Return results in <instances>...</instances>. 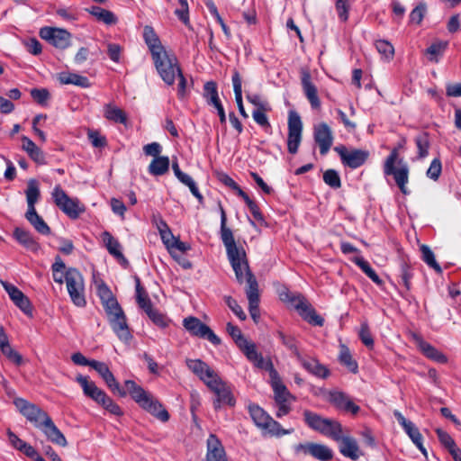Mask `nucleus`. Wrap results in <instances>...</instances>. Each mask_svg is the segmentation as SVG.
<instances>
[{
  "label": "nucleus",
  "mask_w": 461,
  "mask_h": 461,
  "mask_svg": "<svg viewBox=\"0 0 461 461\" xmlns=\"http://www.w3.org/2000/svg\"><path fill=\"white\" fill-rule=\"evenodd\" d=\"M221 233V240L226 248L228 259L233 268L237 281L240 284L246 281L247 287L249 286L250 281L256 279V277L249 269L244 249L237 246L233 232Z\"/></svg>",
  "instance_id": "f257e3e1"
},
{
  "label": "nucleus",
  "mask_w": 461,
  "mask_h": 461,
  "mask_svg": "<svg viewBox=\"0 0 461 461\" xmlns=\"http://www.w3.org/2000/svg\"><path fill=\"white\" fill-rule=\"evenodd\" d=\"M258 368L264 369L269 373L271 386L275 394V402L276 407V416L282 418L287 415L291 411L292 395L286 386L282 383L278 372L275 369L270 359H267L263 365Z\"/></svg>",
  "instance_id": "f03ea898"
},
{
  "label": "nucleus",
  "mask_w": 461,
  "mask_h": 461,
  "mask_svg": "<svg viewBox=\"0 0 461 461\" xmlns=\"http://www.w3.org/2000/svg\"><path fill=\"white\" fill-rule=\"evenodd\" d=\"M250 417L255 425L262 430L264 435L272 437H282L284 435L291 434L294 429H283L279 422L275 420L268 415L261 407L257 404L249 406Z\"/></svg>",
  "instance_id": "7ed1b4c3"
},
{
  "label": "nucleus",
  "mask_w": 461,
  "mask_h": 461,
  "mask_svg": "<svg viewBox=\"0 0 461 461\" xmlns=\"http://www.w3.org/2000/svg\"><path fill=\"white\" fill-rule=\"evenodd\" d=\"M280 299L283 302L289 303L294 309H296L302 318L310 324L321 327L324 323V319L317 314L316 311L308 303L305 297L297 293H291L288 290L280 294Z\"/></svg>",
  "instance_id": "20e7f679"
},
{
  "label": "nucleus",
  "mask_w": 461,
  "mask_h": 461,
  "mask_svg": "<svg viewBox=\"0 0 461 461\" xmlns=\"http://www.w3.org/2000/svg\"><path fill=\"white\" fill-rule=\"evenodd\" d=\"M402 146L403 144L400 143L398 147L391 150L384 163V174L385 176H393L401 192L403 194H408L409 191L406 185L409 182V167L406 163L402 164V159L399 161V164H401L400 167L396 168L394 166L399 157V149L402 148Z\"/></svg>",
  "instance_id": "39448f33"
},
{
  "label": "nucleus",
  "mask_w": 461,
  "mask_h": 461,
  "mask_svg": "<svg viewBox=\"0 0 461 461\" xmlns=\"http://www.w3.org/2000/svg\"><path fill=\"white\" fill-rule=\"evenodd\" d=\"M155 55L152 59L159 77L165 84L172 86L176 81V75L182 70L177 58L167 50L155 53Z\"/></svg>",
  "instance_id": "423d86ee"
},
{
  "label": "nucleus",
  "mask_w": 461,
  "mask_h": 461,
  "mask_svg": "<svg viewBox=\"0 0 461 461\" xmlns=\"http://www.w3.org/2000/svg\"><path fill=\"white\" fill-rule=\"evenodd\" d=\"M303 415L305 424L312 430L330 438H339L341 424L338 420L324 418L309 410H304Z\"/></svg>",
  "instance_id": "0eeeda50"
},
{
  "label": "nucleus",
  "mask_w": 461,
  "mask_h": 461,
  "mask_svg": "<svg viewBox=\"0 0 461 461\" xmlns=\"http://www.w3.org/2000/svg\"><path fill=\"white\" fill-rule=\"evenodd\" d=\"M226 330L228 334L232 338L235 344L246 356L248 360L252 362L255 366L258 367L267 361L261 353L257 350V346L254 342L249 341L242 334L239 327L228 322L226 325Z\"/></svg>",
  "instance_id": "6e6552de"
},
{
  "label": "nucleus",
  "mask_w": 461,
  "mask_h": 461,
  "mask_svg": "<svg viewBox=\"0 0 461 461\" xmlns=\"http://www.w3.org/2000/svg\"><path fill=\"white\" fill-rule=\"evenodd\" d=\"M51 196L57 207L70 219H77L86 210L78 198L69 197L59 185H55Z\"/></svg>",
  "instance_id": "1a4fd4ad"
},
{
  "label": "nucleus",
  "mask_w": 461,
  "mask_h": 461,
  "mask_svg": "<svg viewBox=\"0 0 461 461\" xmlns=\"http://www.w3.org/2000/svg\"><path fill=\"white\" fill-rule=\"evenodd\" d=\"M65 282L72 303L77 307H85L86 300L84 278L81 273L76 268H68L65 272Z\"/></svg>",
  "instance_id": "9d476101"
},
{
  "label": "nucleus",
  "mask_w": 461,
  "mask_h": 461,
  "mask_svg": "<svg viewBox=\"0 0 461 461\" xmlns=\"http://www.w3.org/2000/svg\"><path fill=\"white\" fill-rule=\"evenodd\" d=\"M303 132V122L299 113L294 110L288 113L287 149L291 154L298 151Z\"/></svg>",
  "instance_id": "9b49d317"
},
{
  "label": "nucleus",
  "mask_w": 461,
  "mask_h": 461,
  "mask_svg": "<svg viewBox=\"0 0 461 461\" xmlns=\"http://www.w3.org/2000/svg\"><path fill=\"white\" fill-rule=\"evenodd\" d=\"M183 326L193 336L208 339L212 344L218 346L221 339L196 317H187L183 321Z\"/></svg>",
  "instance_id": "f8f14e48"
},
{
  "label": "nucleus",
  "mask_w": 461,
  "mask_h": 461,
  "mask_svg": "<svg viewBox=\"0 0 461 461\" xmlns=\"http://www.w3.org/2000/svg\"><path fill=\"white\" fill-rule=\"evenodd\" d=\"M39 35L58 49L65 50L70 45L71 33L66 29L45 26L40 29Z\"/></svg>",
  "instance_id": "ddd939ff"
},
{
  "label": "nucleus",
  "mask_w": 461,
  "mask_h": 461,
  "mask_svg": "<svg viewBox=\"0 0 461 461\" xmlns=\"http://www.w3.org/2000/svg\"><path fill=\"white\" fill-rule=\"evenodd\" d=\"M339 154L342 164L352 169H356L364 165L369 157L367 150L353 149L348 150L345 146L340 145L334 148Z\"/></svg>",
  "instance_id": "4468645a"
},
{
  "label": "nucleus",
  "mask_w": 461,
  "mask_h": 461,
  "mask_svg": "<svg viewBox=\"0 0 461 461\" xmlns=\"http://www.w3.org/2000/svg\"><path fill=\"white\" fill-rule=\"evenodd\" d=\"M19 411L32 423L36 428H39L48 417V413L41 410L39 406L32 403L23 398H17L14 402Z\"/></svg>",
  "instance_id": "2eb2a0df"
},
{
  "label": "nucleus",
  "mask_w": 461,
  "mask_h": 461,
  "mask_svg": "<svg viewBox=\"0 0 461 461\" xmlns=\"http://www.w3.org/2000/svg\"><path fill=\"white\" fill-rule=\"evenodd\" d=\"M5 291L8 294L13 303L27 316L32 317V306L29 298L14 285L7 281L0 280Z\"/></svg>",
  "instance_id": "dca6fc26"
},
{
  "label": "nucleus",
  "mask_w": 461,
  "mask_h": 461,
  "mask_svg": "<svg viewBox=\"0 0 461 461\" xmlns=\"http://www.w3.org/2000/svg\"><path fill=\"white\" fill-rule=\"evenodd\" d=\"M211 391L214 393L215 397L212 402V406L215 411L220 410L223 406L234 407L236 399L232 393L230 384L221 380Z\"/></svg>",
  "instance_id": "f3484780"
},
{
  "label": "nucleus",
  "mask_w": 461,
  "mask_h": 461,
  "mask_svg": "<svg viewBox=\"0 0 461 461\" xmlns=\"http://www.w3.org/2000/svg\"><path fill=\"white\" fill-rule=\"evenodd\" d=\"M313 140L320 149L321 155H327L334 140L330 127L326 122L315 124L313 126Z\"/></svg>",
  "instance_id": "a211bd4d"
},
{
  "label": "nucleus",
  "mask_w": 461,
  "mask_h": 461,
  "mask_svg": "<svg viewBox=\"0 0 461 461\" xmlns=\"http://www.w3.org/2000/svg\"><path fill=\"white\" fill-rule=\"evenodd\" d=\"M342 425L339 432V438H332L339 442V449L342 456L350 458L351 460H357L364 454L361 451L357 439L351 436H344L342 433Z\"/></svg>",
  "instance_id": "6ab92c4d"
},
{
  "label": "nucleus",
  "mask_w": 461,
  "mask_h": 461,
  "mask_svg": "<svg viewBox=\"0 0 461 461\" xmlns=\"http://www.w3.org/2000/svg\"><path fill=\"white\" fill-rule=\"evenodd\" d=\"M328 402L337 410L356 415L360 407L354 403L350 397L344 392L333 390L329 392Z\"/></svg>",
  "instance_id": "aec40b11"
},
{
  "label": "nucleus",
  "mask_w": 461,
  "mask_h": 461,
  "mask_svg": "<svg viewBox=\"0 0 461 461\" xmlns=\"http://www.w3.org/2000/svg\"><path fill=\"white\" fill-rule=\"evenodd\" d=\"M108 322L118 339L123 342H129L132 339L127 319L123 311L107 317Z\"/></svg>",
  "instance_id": "412c9836"
},
{
  "label": "nucleus",
  "mask_w": 461,
  "mask_h": 461,
  "mask_svg": "<svg viewBox=\"0 0 461 461\" xmlns=\"http://www.w3.org/2000/svg\"><path fill=\"white\" fill-rule=\"evenodd\" d=\"M138 404L162 422H167L170 418L168 411L163 407L162 403L149 393Z\"/></svg>",
  "instance_id": "4be33fe9"
},
{
  "label": "nucleus",
  "mask_w": 461,
  "mask_h": 461,
  "mask_svg": "<svg viewBox=\"0 0 461 461\" xmlns=\"http://www.w3.org/2000/svg\"><path fill=\"white\" fill-rule=\"evenodd\" d=\"M92 368L99 374L113 393H118L121 397L126 396V392L124 389L121 388L113 374L110 371L105 363L93 359Z\"/></svg>",
  "instance_id": "5701e85b"
},
{
  "label": "nucleus",
  "mask_w": 461,
  "mask_h": 461,
  "mask_svg": "<svg viewBox=\"0 0 461 461\" xmlns=\"http://www.w3.org/2000/svg\"><path fill=\"white\" fill-rule=\"evenodd\" d=\"M158 235L173 258L191 249V245L188 242L181 241L179 236H175L174 232H158Z\"/></svg>",
  "instance_id": "b1692460"
},
{
  "label": "nucleus",
  "mask_w": 461,
  "mask_h": 461,
  "mask_svg": "<svg viewBox=\"0 0 461 461\" xmlns=\"http://www.w3.org/2000/svg\"><path fill=\"white\" fill-rule=\"evenodd\" d=\"M102 242L109 254L113 256L122 267L124 268L129 267V260L122 253V246L119 240L111 234V232H103Z\"/></svg>",
  "instance_id": "393cba45"
},
{
  "label": "nucleus",
  "mask_w": 461,
  "mask_h": 461,
  "mask_svg": "<svg viewBox=\"0 0 461 461\" xmlns=\"http://www.w3.org/2000/svg\"><path fill=\"white\" fill-rule=\"evenodd\" d=\"M393 416L397 420L398 423L402 427L407 435L411 438L416 447L426 455V449L422 444V436L420 433L415 424L405 419V417L397 410L393 411Z\"/></svg>",
  "instance_id": "a878e982"
},
{
  "label": "nucleus",
  "mask_w": 461,
  "mask_h": 461,
  "mask_svg": "<svg viewBox=\"0 0 461 461\" xmlns=\"http://www.w3.org/2000/svg\"><path fill=\"white\" fill-rule=\"evenodd\" d=\"M301 83L303 93L308 99L312 109L321 107V101L318 96L317 87L312 82V77L308 70L303 69L301 72Z\"/></svg>",
  "instance_id": "bb28decb"
},
{
  "label": "nucleus",
  "mask_w": 461,
  "mask_h": 461,
  "mask_svg": "<svg viewBox=\"0 0 461 461\" xmlns=\"http://www.w3.org/2000/svg\"><path fill=\"white\" fill-rule=\"evenodd\" d=\"M76 381L81 385L84 394L99 404H101L107 396L105 392L98 388L87 376L78 375L76 377Z\"/></svg>",
  "instance_id": "cd10ccee"
},
{
  "label": "nucleus",
  "mask_w": 461,
  "mask_h": 461,
  "mask_svg": "<svg viewBox=\"0 0 461 461\" xmlns=\"http://www.w3.org/2000/svg\"><path fill=\"white\" fill-rule=\"evenodd\" d=\"M246 294L249 301V312L254 321L258 323L260 319L259 313V293L257 279L250 281V285L246 287Z\"/></svg>",
  "instance_id": "c85d7f7f"
},
{
  "label": "nucleus",
  "mask_w": 461,
  "mask_h": 461,
  "mask_svg": "<svg viewBox=\"0 0 461 461\" xmlns=\"http://www.w3.org/2000/svg\"><path fill=\"white\" fill-rule=\"evenodd\" d=\"M39 429H41L47 438L52 443L61 447L67 446L68 442L65 436L54 424L50 416L46 417L45 420L41 422V425L39 427Z\"/></svg>",
  "instance_id": "c756f323"
},
{
  "label": "nucleus",
  "mask_w": 461,
  "mask_h": 461,
  "mask_svg": "<svg viewBox=\"0 0 461 461\" xmlns=\"http://www.w3.org/2000/svg\"><path fill=\"white\" fill-rule=\"evenodd\" d=\"M206 461H228L221 441L213 434H210L207 439Z\"/></svg>",
  "instance_id": "7c9ffc66"
},
{
  "label": "nucleus",
  "mask_w": 461,
  "mask_h": 461,
  "mask_svg": "<svg viewBox=\"0 0 461 461\" xmlns=\"http://www.w3.org/2000/svg\"><path fill=\"white\" fill-rule=\"evenodd\" d=\"M297 361L307 372L316 377L327 378L330 375L329 369L315 358H305L302 355H298Z\"/></svg>",
  "instance_id": "2f4dec72"
},
{
  "label": "nucleus",
  "mask_w": 461,
  "mask_h": 461,
  "mask_svg": "<svg viewBox=\"0 0 461 461\" xmlns=\"http://www.w3.org/2000/svg\"><path fill=\"white\" fill-rule=\"evenodd\" d=\"M143 38L145 43L149 47L151 56H156L155 53H160L164 50V47L161 45L160 40L155 32L152 26L146 25L143 28Z\"/></svg>",
  "instance_id": "473e14b6"
},
{
  "label": "nucleus",
  "mask_w": 461,
  "mask_h": 461,
  "mask_svg": "<svg viewBox=\"0 0 461 461\" xmlns=\"http://www.w3.org/2000/svg\"><path fill=\"white\" fill-rule=\"evenodd\" d=\"M23 149L27 152L29 157L38 164H45L46 158L43 151L28 137L23 136Z\"/></svg>",
  "instance_id": "72a5a7b5"
},
{
  "label": "nucleus",
  "mask_w": 461,
  "mask_h": 461,
  "mask_svg": "<svg viewBox=\"0 0 461 461\" xmlns=\"http://www.w3.org/2000/svg\"><path fill=\"white\" fill-rule=\"evenodd\" d=\"M417 343L420 350L428 358L434 360L438 363H446L447 357L444 354H442L439 350L434 348L432 345L423 340L420 338H417Z\"/></svg>",
  "instance_id": "f704fd0d"
},
{
  "label": "nucleus",
  "mask_w": 461,
  "mask_h": 461,
  "mask_svg": "<svg viewBox=\"0 0 461 461\" xmlns=\"http://www.w3.org/2000/svg\"><path fill=\"white\" fill-rule=\"evenodd\" d=\"M436 433L441 445L448 450L455 461H461V456L458 453L459 450L452 437L439 428L436 429Z\"/></svg>",
  "instance_id": "c9c22d12"
},
{
  "label": "nucleus",
  "mask_w": 461,
  "mask_h": 461,
  "mask_svg": "<svg viewBox=\"0 0 461 461\" xmlns=\"http://www.w3.org/2000/svg\"><path fill=\"white\" fill-rule=\"evenodd\" d=\"M59 80L63 85H74L82 88L90 87L91 84L86 77L69 72H63L59 75Z\"/></svg>",
  "instance_id": "e433bc0d"
},
{
  "label": "nucleus",
  "mask_w": 461,
  "mask_h": 461,
  "mask_svg": "<svg viewBox=\"0 0 461 461\" xmlns=\"http://www.w3.org/2000/svg\"><path fill=\"white\" fill-rule=\"evenodd\" d=\"M170 160L167 156L155 158L148 167V172L154 176L165 175L169 170Z\"/></svg>",
  "instance_id": "4c0bfd02"
},
{
  "label": "nucleus",
  "mask_w": 461,
  "mask_h": 461,
  "mask_svg": "<svg viewBox=\"0 0 461 461\" xmlns=\"http://www.w3.org/2000/svg\"><path fill=\"white\" fill-rule=\"evenodd\" d=\"M86 11L95 16L98 22H102L106 25L115 24L118 21L113 12L97 5H93L90 8H87Z\"/></svg>",
  "instance_id": "58836bf2"
},
{
  "label": "nucleus",
  "mask_w": 461,
  "mask_h": 461,
  "mask_svg": "<svg viewBox=\"0 0 461 461\" xmlns=\"http://www.w3.org/2000/svg\"><path fill=\"white\" fill-rule=\"evenodd\" d=\"M231 80L235 95V101L237 103L239 112L244 118H248V113L245 111L242 101V81L240 75L237 70H234Z\"/></svg>",
  "instance_id": "ea45409f"
},
{
  "label": "nucleus",
  "mask_w": 461,
  "mask_h": 461,
  "mask_svg": "<svg viewBox=\"0 0 461 461\" xmlns=\"http://www.w3.org/2000/svg\"><path fill=\"white\" fill-rule=\"evenodd\" d=\"M414 142L417 147V159L421 160L429 156V149L430 147L429 135L428 132H420L414 138Z\"/></svg>",
  "instance_id": "a19ab883"
},
{
  "label": "nucleus",
  "mask_w": 461,
  "mask_h": 461,
  "mask_svg": "<svg viewBox=\"0 0 461 461\" xmlns=\"http://www.w3.org/2000/svg\"><path fill=\"white\" fill-rule=\"evenodd\" d=\"M14 240L21 244L24 249L35 252L39 249L36 240L31 235V232H9Z\"/></svg>",
  "instance_id": "79ce46f5"
},
{
  "label": "nucleus",
  "mask_w": 461,
  "mask_h": 461,
  "mask_svg": "<svg viewBox=\"0 0 461 461\" xmlns=\"http://www.w3.org/2000/svg\"><path fill=\"white\" fill-rule=\"evenodd\" d=\"M104 115L107 120L116 123L126 124L127 122L126 113L122 109L113 105L112 104L104 105Z\"/></svg>",
  "instance_id": "37998d69"
},
{
  "label": "nucleus",
  "mask_w": 461,
  "mask_h": 461,
  "mask_svg": "<svg viewBox=\"0 0 461 461\" xmlns=\"http://www.w3.org/2000/svg\"><path fill=\"white\" fill-rule=\"evenodd\" d=\"M185 365L188 367V369L194 375H195L200 380L203 379V376L211 367L207 363L199 358H186Z\"/></svg>",
  "instance_id": "c03bdc74"
},
{
  "label": "nucleus",
  "mask_w": 461,
  "mask_h": 461,
  "mask_svg": "<svg viewBox=\"0 0 461 461\" xmlns=\"http://www.w3.org/2000/svg\"><path fill=\"white\" fill-rule=\"evenodd\" d=\"M25 194L28 208H34L41 195L37 180L30 179L28 181Z\"/></svg>",
  "instance_id": "a18cd8bd"
},
{
  "label": "nucleus",
  "mask_w": 461,
  "mask_h": 461,
  "mask_svg": "<svg viewBox=\"0 0 461 461\" xmlns=\"http://www.w3.org/2000/svg\"><path fill=\"white\" fill-rule=\"evenodd\" d=\"M352 261L359 267V268L377 285H383V280L379 277V276L375 273V271L371 267L369 263L361 257H357L352 259Z\"/></svg>",
  "instance_id": "49530a36"
},
{
  "label": "nucleus",
  "mask_w": 461,
  "mask_h": 461,
  "mask_svg": "<svg viewBox=\"0 0 461 461\" xmlns=\"http://www.w3.org/2000/svg\"><path fill=\"white\" fill-rule=\"evenodd\" d=\"M203 97L207 104L211 106H214L221 103L217 84L213 81H208L203 86Z\"/></svg>",
  "instance_id": "de8ad7c7"
},
{
  "label": "nucleus",
  "mask_w": 461,
  "mask_h": 461,
  "mask_svg": "<svg viewBox=\"0 0 461 461\" xmlns=\"http://www.w3.org/2000/svg\"><path fill=\"white\" fill-rule=\"evenodd\" d=\"M136 284V299L139 306L147 313L152 312L154 308L152 307V303L149 298L148 294L142 289L140 284V280L137 278Z\"/></svg>",
  "instance_id": "09e8293b"
},
{
  "label": "nucleus",
  "mask_w": 461,
  "mask_h": 461,
  "mask_svg": "<svg viewBox=\"0 0 461 461\" xmlns=\"http://www.w3.org/2000/svg\"><path fill=\"white\" fill-rule=\"evenodd\" d=\"M311 456L321 461H329L333 457L332 450L325 445L313 443Z\"/></svg>",
  "instance_id": "8fccbe9b"
},
{
  "label": "nucleus",
  "mask_w": 461,
  "mask_h": 461,
  "mask_svg": "<svg viewBox=\"0 0 461 461\" xmlns=\"http://www.w3.org/2000/svg\"><path fill=\"white\" fill-rule=\"evenodd\" d=\"M25 216L36 230H50L49 226L45 223L43 219L37 213L35 207L28 208Z\"/></svg>",
  "instance_id": "3c124183"
},
{
  "label": "nucleus",
  "mask_w": 461,
  "mask_h": 461,
  "mask_svg": "<svg viewBox=\"0 0 461 461\" xmlns=\"http://www.w3.org/2000/svg\"><path fill=\"white\" fill-rule=\"evenodd\" d=\"M124 385L126 390H124L126 393L128 392L131 398L138 403L140 400H142L143 397L147 394L148 392H146L141 386L138 385L134 381L132 380H126L124 382Z\"/></svg>",
  "instance_id": "603ef678"
},
{
  "label": "nucleus",
  "mask_w": 461,
  "mask_h": 461,
  "mask_svg": "<svg viewBox=\"0 0 461 461\" xmlns=\"http://www.w3.org/2000/svg\"><path fill=\"white\" fill-rule=\"evenodd\" d=\"M339 359L342 365L347 366L348 370L352 373L357 372V364L352 358V356L349 352V349L346 346H341L340 354Z\"/></svg>",
  "instance_id": "864d4df0"
},
{
  "label": "nucleus",
  "mask_w": 461,
  "mask_h": 461,
  "mask_svg": "<svg viewBox=\"0 0 461 461\" xmlns=\"http://www.w3.org/2000/svg\"><path fill=\"white\" fill-rule=\"evenodd\" d=\"M421 252L422 260L430 267L434 268L436 271L440 272L441 267L437 263L435 259L434 253L431 251L429 246L422 244L420 247Z\"/></svg>",
  "instance_id": "5fc2aeb1"
},
{
  "label": "nucleus",
  "mask_w": 461,
  "mask_h": 461,
  "mask_svg": "<svg viewBox=\"0 0 461 461\" xmlns=\"http://www.w3.org/2000/svg\"><path fill=\"white\" fill-rule=\"evenodd\" d=\"M447 43L435 42L432 43L427 50L426 54L429 56L430 61L438 62V57L441 56L446 49Z\"/></svg>",
  "instance_id": "6e6d98bb"
},
{
  "label": "nucleus",
  "mask_w": 461,
  "mask_h": 461,
  "mask_svg": "<svg viewBox=\"0 0 461 461\" xmlns=\"http://www.w3.org/2000/svg\"><path fill=\"white\" fill-rule=\"evenodd\" d=\"M323 181L333 189L341 186V180L339 173L335 169H328L323 174Z\"/></svg>",
  "instance_id": "4d7b16f0"
},
{
  "label": "nucleus",
  "mask_w": 461,
  "mask_h": 461,
  "mask_svg": "<svg viewBox=\"0 0 461 461\" xmlns=\"http://www.w3.org/2000/svg\"><path fill=\"white\" fill-rule=\"evenodd\" d=\"M269 109H255L252 112L253 120L262 127L266 131L271 129V124L268 121V118L266 114V112Z\"/></svg>",
  "instance_id": "13d9d810"
},
{
  "label": "nucleus",
  "mask_w": 461,
  "mask_h": 461,
  "mask_svg": "<svg viewBox=\"0 0 461 461\" xmlns=\"http://www.w3.org/2000/svg\"><path fill=\"white\" fill-rule=\"evenodd\" d=\"M277 336L282 343L292 352L297 360L298 355H301V353L298 350L295 339L292 336H286L282 331H278Z\"/></svg>",
  "instance_id": "bf43d9fd"
},
{
  "label": "nucleus",
  "mask_w": 461,
  "mask_h": 461,
  "mask_svg": "<svg viewBox=\"0 0 461 461\" xmlns=\"http://www.w3.org/2000/svg\"><path fill=\"white\" fill-rule=\"evenodd\" d=\"M427 11V6L424 3H420L415 8H413L409 15V21L411 23L420 24Z\"/></svg>",
  "instance_id": "052dcab7"
},
{
  "label": "nucleus",
  "mask_w": 461,
  "mask_h": 461,
  "mask_svg": "<svg viewBox=\"0 0 461 461\" xmlns=\"http://www.w3.org/2000/svg\"><path fill=\"white\" fill-rule=\"evenodd\" d=\"M31 96L39 104L45 106L50 97V94L46 88H32L31 90Z\"/></svg>",
  "instance_id": "680f3d73"
},
{
  "label": "nucleus",
  "mask_w": 461,
  "mask_h": 461,
  "mask_svg": "<svg viewBox=\"0 0 461 461\" xmlns=\"http://www.w3.org/2000/svg\"><path fill=\"white\" fill-rule=\"evenodd\" d=\"M441 172H442V164H441L440 159L434 158L431 161V163L426 172V176L429 179H431L433 181H437L439 178Z\"/></svg>",
  "instance_id": "e2e57ef3"
},
{
  "label": "nucleus",
  "mask_w": 461,
  "mask_h": 461,
  "mask_svg": "<svg viewBox=\"0 0 461 461\" xmlns=\"http://www.w3.org/2000/svg\"><path fill=\"white\" fill-rule=\"evenodd\" d=\"M203 379H201V381L211 390L217 384H219L222 379L218 375V373L212 369V367L209 368V370L204 374L203 376Z\"/></svg>",
  "instance_id": "0e129e2a"
},
{
  "label": "nucleus",
  "mask_w": 461,
  "mask_h": 461,
  "mask_svg": "<svg viewBox=\"0 0 461 461\" xmlns=\"http://www.w3.org/2000/svg\"><path fill=\"white\" fill-rule=\"evenodd\" d=\"M224 300L228 307L240 321L246 320V313L235 299H233L231 296H225Z\"/></svg>",
  "instance_id": "69168bd1"
},
{
  "label": "nucleus",
  "mask_w": 461,
  "mask_h": 461,
  "mask_svg": "<svg viewBox=\"0 0 461 461\" xmlns=\"http://www.w3.org/2000/svg\"><path fill=\"white\" fill-rule=\"evenodd\" d=\"M148 316L159 328L164 329L168 326L169 319L156 309L149 312Z\"/></svg>",
  "instance_id": "338daca9"
},
{
  "label": "nucleus",
  "mask_w": 461,
  "mask_h": 461,
  "mask_svg": "<svg viewBox=\"0 0 461 461\" xmlns=\"http://www.w3.org/2000/svg\"><path fill=\"white\" fill-rule=\"evenodd\" d=\"M375 48L379 53L384 55L386 59H391L393 56V46L387 41L379 40L375 41Z\"/></svg>",
  "instance_id": "774afa93"
}]
</instances>
